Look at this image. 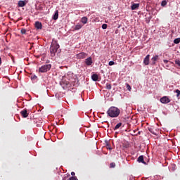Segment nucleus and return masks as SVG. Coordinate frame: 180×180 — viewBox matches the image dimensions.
Instances as JSON below:
<instances>
[{"instance_id":"f257e3e1","label":"nucleus","mask_w":180,"mask_h":180,"mask_svg":"<svg viewBox=\"0 0 180 180\" xmlns=\"http://www.w3.org/2000/svg\"><path fill=\"white\" fill-rule=\"evenodd\" d=\"M107 115L110 117H118L119 115H120V109L117 107L112 106L108 110Z\"/></svg>"},{"instance_id":"dca6fc26","label":"nucleus","mask_w":180,"mask_h":180,"mask_svg":"<svg viewBox=\"0 0 180 180\" xmlns=\"http://www.w3.org/2000/svg\"><path fill=\"white\" fill-rule=\"evenodd\" d=\"M149 131H150V133H152V134L157 136V133L158 131H157V129H154V127H153V128L149 129Z\"/></svg>"},{"instance_id":"c85d7f7f","label":"nucleus","mask_w":180,"mask_h":180,"mask_svg":"<svg viewBox=\"0 0 180 180\" xmlns=\"http://www.w3.org/2000/svg\"><path fill=\"white\" fill-rule=\"evenodd\" d=\"M115 167H116V165L113 162L110 164V168H115Z\"/></svg>"},{"instance_id":"423d86ee","label":"nucleus","mask_w":180,"mask_h":180,"mask_svg":"<svg viewBox=\"0 0 180 180\" xmlns=\"http://www.w3.org/2000/svg\"><path fill=\"white\" fill-rule=\"evenodd\" d=\"M163 65L164 67H171V65H172V63H171V61L167 60H163Z\"/></svg>"},{"instance_id":"7ed1b4c3","label":"nucleus","mask_w":180,"mask_h":180,"mask_svg":"<svg viewBox=\"0 0 180 180\" xmlns=\"http://www.w3.org/2000/svg\"><path fill=\"white\" fill-rule=\"evenodd\" d=\"M88 57V53L85 52H81L77 55V58L78 60H82L83 58H86Z\"/></svg>"},{"instance_id":"6ab92c4d","label":"nucleus","mask_w":180,"mask_h":180,"mask_svg":"<svg viewBox=\"0 0 180 180\" xmlns=\"http://www.w3.org/2000/svg\"><path fill=\"white\" fill-rule=\"evenodd\" d=\"M39 72H47V71H50V69L47 68H39Z\"/></svg>"},{"instance_id":"412c9836","label":"nucleus","mask_w":180,"mask_h":180,"mask_svg":"<svg viewBox=\"0 0 180 180\" xmlns=\"http://www.w3.org/2000/svg\"><path fill=\"white\" fill-rule=\"evenodd\" d=\"M174 44H179L180 43V38H176L174 40Z\"/></svg>"},{"instance_id":"f8f14e48","label":"nucleus","mask_w":180,"mask_h":180,"mask_svg":"<svg viewBox=\"0 0 180 180\" xmlns=\"http://www.w3.org/2000/svg\"><path fill=\"white\" fill-rule=\"evenodd\" d=\"M85 64L86 65H91L92 64V58L89 57L85 60Z\"/></svg>"},{"instance_id":"20e7f679","label":"nucleus","mask_w":180,"mask_h":180,"mask_svg":"<svg viewBox=\"0 0 180 180\" xmlns=\"http://www.w3.org/2000/svg\"><path fill=\"white\" fill-rule=\"evenodd\" d=\"M160 102L161 103H169V102H171V100L169 99V98L167 97V96H163L160 98Z\"/></svg>"},{"instance_id":"2eb2a0df","label":"nucleus","mask_w":180,"mask_h":180,"mask_svg":"<svg viewBox=\"0 0 180 180\" xmlns=\"http://www.w3.org/2000/svg\"><path fill=\"white\" fill-rule=\"evenodd\" d=\"M81 22L82 23H83V25H86L88 23V18L86 17L82 18Z\"/></svg>"},{"instance_id":"f704fd0d","label":"nucleus","mask_w":180,"mask_h":180,"mask_svg":"<svg viewBox=\"0 0 180 180\" xmlns=\"http://www.w3.org/2000/svg\"><path fill=\"white\" fill-rule=\"evenodd\" d=\"M109 65H115V62L113 60L110 61Z\"/></svg>"},{"instance_id":"7c9ffc66","label":"nucleus","mask_w":180,"mask_h":180,"mask_svg":"<svg viewBox=\"0 0 180 180\" xmlns=\"http://www.w3.org/2000/svg\"><path fill=\"white\" fill-rule=\"evenodd\" d=\"M106 148H107V150H112V148L110 147V144L107 143L106 144Z\"/></svg>"},{"instance_id":"e433bc0d","label":"nucleus","mask_w":180,"mask_h":180,"mask_svg":"<svg viewBox=\"0 0 180 180\" xmlns=\"http://www.w3.org/2000/svg\"><path fill=\"white\" fill-rule=\"evenodd\" d=\"M15 71H19L20 72H22V70H20V68L16 69Z\"/></svg>"},{"instance_id":"4be33fe9","label":"nucleus","mask_w":180,"mask_h":180,"mask_svg":"<svg viewBox=\"0 0 180 180\" xmlns=\"http://www.w3.org/2000/svg\"><path fill=\"white\" fill-rule=\"evenodd\" d=\"M106 89H112V84H109V83H107L106 84Z\"/></svg>"},{"instance_id":"4c0bfd02","label":"nucleus","mask_w":180,"mask_h":180,"mask_svg":"<svg viewBox=\"0 0 180 180\" xmlns=\"http://www.w3.org/2000/svg\"><path fill=\"white\" fill-rule=\"evenodd\" d=\"M71 175H72V176H74L75 175V172H71Z\"/></svg>"},{"instance_id":"39448f33","label":"nucleus","mask_w":180,"mask_h":180,"mask_svg":"<svg viewBox=\"0 0 180 180\" xmlns=\"http://www.w3.org/2000/svg\"><path fill=\"white\" fill-rule=\"evenodd\" d=\"M20 115L21 116H22V117H27V116H29V112H27V110L24 109L20 112Z\"/></svg>"},{"instance_id":"c9c22d12","label":"nucleus","mask_w":180,"mask_h":180,"mask_svg":"<svg viewBox=\"0 0 180 180\" xmlns=\"http://www.w3.org/2000/svg\"><path fill=\"white\" fill-rule=\"evenodd\" d=\"M176 94H177V96H179V95H180V91H179V89H176Z\"/></svg>"},{"instance_id":"a211bd4d","label":"nucleus","mask_w":180,"mask_h":180,"mask_svg":"<svg viewBox=\"0 0 180 180\" xmlns=\"http://www.w3.org/2000/svg\"><path fill=\"white\" fill-rule=\"evenodd\" d=\"M122 124H123L122 122L117 124L115 125V127L113 128V130H117V129H120V127H122Z\"/></svg>"},{"instance_id":"f03ea898","label":"nucleus","mask_w":180,"mask_h":180,"mask_svg":"<svg viewBox=\"0 0 180 180\" xmlns=\"http://www.w3.org/2000/svg\"><path fill=\"white\" fill-rule=\"evenodd\" d=\"M60 49V45L57 43V41H53L50 47V53L51 57H56L57 50Z\"/></svg>"},{"instance_id":"ddd939ff","label":"nucleus","mask_w":180,"mask_h":180,"mask_svg":"<svg viewBox=\"0 0 180 180\" xmlns=\"http://www.w3.org/2000/svg\"><path fill=\"white\" fill-rule=\"evenodd\" d=\"M139 6H140V4H133L131 6V9L132 11H136V9H139Z\"/></svg>"},{"instance_id":"72a5a7b5","label":"nucleus","mask_w":180,"mask_h":180,"mask_svg":"<svg viewBox=\"0 0 180 180\" xmlns=\"http://www.w3.org/2000/svg\"><path fill=\"white\" fill-rule=\"evenodd\" d=\"M68 79H69L70 82H68V84H71L72 82V80H71V78H70V76L68 75Z\"/></svg>"},{"instance_id":"f3484780","label":"nucleus","mask_w":180,"mask_h":180,"mask_svg":"<svg viewBox=\"0 0 180 180\" xmlns=\"http://www.w3.org/2000/svg\"><path fill=\"white\" fill-rule=\"evenodd\" d=\"M82 25L79 24V23H77L75 28H74V30H79V29H82Z\"/></svg>"},{"instance_id":"4468645a","label":"nucleus","mask_w":180,"mask_h":180,"mask_svg":"<svg viewBox=\"0 0 180 180\" xmlns=\"http://www.w3.org/2000/svg\"><path fill=\"white\" fill-rule=\"evenodd\" d=\"M138 162H142V164H146V162H144V157L143 155H141L138 158Z\"/></svg>"},{"instance_id":"0eeeda50","label":"nucleus","mask_w":180,"mask_h":180,"mask_svg":"<svg viewBox=\"0 0 180 180\" xmlns=\"http://www.w3.org/2000/svg\"><path fill=\"white\" fill-rule=\"evenodd\" d=\"M143 64H145V65H148V64H150V55L146 56L143 60Z\"/></svg>"},{"instance_id":"1a4fd4ad","label":"nucleus","mask_w":180,"mask_h":180,"mask_svg":"<svg viewBox=\"0 0 180 180\" xmlns=\"http://www.w3.org/2000/svg\"><path fill=\"white\" fill-rule=\"evenodd\" d=\"M157 60H158V55H155V56H153L151 60H150V64L152 65H154V64H155V61H157Z\"/></svg>"},{"instance_id":"cd10ccee","label":"nucleus","mask_w":180,"mask_h":180,"mask_svg":"<svg viewBox=\"0 0 180 180\" xmlns=\"http://www.w3.org/2000/svg\"><path fill=\"white\" fill-rule=\"evenodd\" d=\"M175 64H176V65H178L179 67H180V60H178V59H176V60H175Z\"/></svg>"},{"instance_id":"58836bf2","label":"nucleus","mask_w":180,"mask_h":180,"mask_svg":"<svg viewBox=\"0 0 180 180\" xmlns=\"http://www.w3.org/2000/svg\"><path fill=\"white\" fill-rule=\"evenodd\" d=\"M1 64H2V60L0 58V65H1Z\"/></svg>"},{"instance_id":"ea45409f","label":"nucleus","mask_w":180,"mask_h":180,"mask_svg":"<svg viewBox=\"0 0 180 180\" xmlns=\"http://www.w3.org/2000/svg\"><path fill=\"white\" fill-rule=\"evenodd\" d=\"M22 71H25V72H26V69H22Z\"/></svg>"},{"instance_id":"9b49d317","label":"nucleus","mask_w":180,"mask_h":180,"mask_svg":"<svg viewBox=\"0 0 180 180\" xmlns=\"http://www.w3.org/2000/svg\"><path fill=\"white\" fill-rule=\"evenodd\" d=\"M35 27L38 30H41L43 27V25H41V22L37 21L35 22Z\"/></svg>"},{"instance_id":"6e6552de","label":"nucleus","mask_w":180,"mask_h":180,"mask_svg":"<svg viewBox=\"0 0 180 180\" xmlns=\"http://www.w3.org/2000/svg\"><path fill=\"white\" fill-rule=\"evenodd\" d=\"M91 79L96 82V81H98L99 79V75H98V74L96 73H93V75H91Z\"/></svg>"},{"instance_id":"5701e85b","label":"nucleus","mask_w":180,"mask_h":180,"mask_svg":"<svg viewBox=\"0 0 180 180\" xmlns=\"http://www.w3.org/2000/svg\"><path fill=\"white\" fill-rule=\"evenodd\" d=\"M41 68H51V64H48L46 65L41 66Z\"/></svg>"},{"instance_id":"2f4dec72","label":"nucleus","mask_w":180,"mask_h":180,"mask_svg":"<svg viewBox=\"0 0 180 180\" xmlns=\"http://www.w3.org/2000/svg\"><path fill=\"white\" fill-rule=\"evenodd\" d=\"M69 180H78V178H77V176H71L69 178Z\"/></svg>"},{"instance_id":"393cba45","label":"nucleus","mask_w":180,"mask_h":180,"mask_svg":"<svg viewBox=\"0 0 180 180\" xmlns=\"http://www.w3.org/2000/svg\"><path fill=\"white\" fill-rule=\"evenodd\" d=\"M22 34H26V29L22 28L20 30Z\"/></svg>"},{"instance_id":"9d476101","label":"nucleus","mask_w":180,"mask_h":180,"mask_svg":"<svg viewBox=\"0 0 180 180\" xmlns=\"http://www.w3.org/2000/svg\"><path fill=\"white\" fill-rule=\"evenodd\" d=\"M26 4H27V2L26 1H18V6L20 8H23V6H26Z\"/></svg>"},{"instance_id":"b1692460","label":"nucleus","mask_w":180,"mask_h":180,"mask_svg":"<svg viewBox=\"0 0 180 180\" xmlns=\"http://www.w3.org/2000/svg\"><path fill=\"white\" fill-rule=\"evenodd\" d=\"M31 79L32 81H36V79H37V76L36 75L31 76Z\"/></svg>"},{"instance_id":"bb28decb","label":"nucleus","mask_w":180,"mask_h":180,"mask_svg":"<svg viewBox=\"0 0 180 180\" xmlns=\"http://www.w3.org/2000/svg\"><path fill=\"white\" fill-rule=\"evenodd\" d=\"M102 29H103V30L108 29V24H103L102 25Z\"/></svg>"},{"instance_id":"a878e982","label":"nucleus","mask_w":180,"mask_h":180,"mask_svg":"<svg viewBox=\"0 0 180 180\" xmlns=\"http://www.w3.org/2000/svg\"><path fill=\"white\" fill-rule=\"evenodd\" d=\"M167 5V1L164 0L161 3L162 6H165Z\"/></svg>"},{"instance_id":"aec40b11","label":"nucleus","mask_w":180,"mask_h":180,"mask_svg":"<svg viewBox=\"0 0 180 180\" xmlns=\"http://www.w3.org/2000/svg\"><path fill=\"white\" fill-rule=\"evenodd\" d=\"M57 19H58V11H56L53 15V20H57Z\"/></svg>"},{"instance_id":"473e14b6","label":"nucleus","mask_w":180,"mask_h":180,"mask_svg":"<svg viewBox=\"0 0 180 180\" xmlns=\"http://www.w3.org/2000/svg\"><path fill=\"white\" fill-rule=\"evenodd\" d=\"M127 89H128L129 91H131V86H130L129 84H127Z\"/></svg>"},{"instance_id":"c756f323","label":"nucleus","mask_w":180,"mask_h":180,"mask_svg":"<svg viewBox=\"0 0 180 180\" xmlns=\"http://www.w3.org/2000/svg\"><path fill=\"white\" fill-rule=\"evenodd\" d=\"M37 11H43V7L41 6H39L38 7L36 8Z\"/></svg>"}]
</instances>
